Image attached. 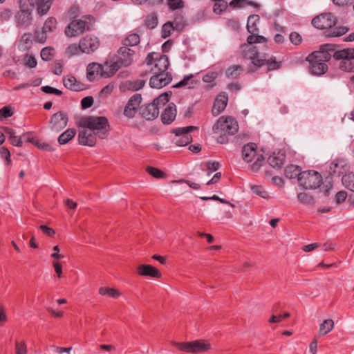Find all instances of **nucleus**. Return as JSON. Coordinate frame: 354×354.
Returning a JSON list of instances; mask_svg holds the SVG:
<instances>
[{
	"label": "nucleus",
	"instance_id": "obj_1",
	"mask_svg": "<svg viewBox=\"0 0 354 354\" xmlns=\"http://www.w3.org/2000/svg\"><path fill=\"white\" fill-rule=\"evenodd\" d=\"M241 51L245 59L252 62V66L248 68L249 72L254 71L257 68L266 64L268 69L271 71L279 67L280 63L268 54L260 53L257 46L250 44H243Z\"/></svg>",
	"mask_w": 354,
	"mask_h": 354
},
{
	"label": "nucleus",
	"instance_id": "obj_2",
	"mask_svg": "<svg viewBox=\"0 0 354 354\" xmlns=\"http://www.w3.org/2000/svg\"><path fill=\"white\" fill-rule=\"evenodd\" d=\"M335 50V46L332 44L322 45L319 50L314 51L310 54L306 60L310 63V72L313 75H321L328 70V66L325 62L330 57V52Z\"/></svg>",
	"mask_w": 354,
	"mask_h": 354
},
{
	"label": "nucleus",
	"instance_id": "obj_3",
	"mask_svg": "<svg viewBox=\"0 0 354 354\" xmlns=\"http://www.w3.org/2000/svg\"><path fill=\"white\" fill-rule=\"evenodd\" d=\"M239 130V125L234 118L230 116H221L213 125L214 133L219 134L217 142L221 144L227 143L228 136L234 135Z\"/></svg>",
	"mask_w": 354,
	"mask_h": 354
},
{
	"label": "nucleus",
	"instance_id": "obj_4",
	"mask_svg": "<svg viewBox=\"0 0 354 354\" xmlns=\"http://www.w3.org/2000/svg\"><path fill=\"white\" fill-rule=\"evenodd\" d=\"M78 124L82 128L91 129L101 139L106 138V133L109 131V122L104 116H86L79 120Z\"/></svg>",
	"mask_w": 354,
	"mask_h": 354
},
{
	"label": "nucleus",
	"instance_id": "obj_5",
	"mask_svg": "<svg viewBox=\"0 0 354 354\" xmlns=\"http://www.w3.org/2000/svg\"><path fill=\"white\" fill-rule=\"evenodd\" d=\"M169 64V59L167 55H160L156 53H149L144 63L145 69L142 72V75H147L149 73H166Z\"/></svg>",
	"mask_w": 354,
	"mask_h": 354
},
{
	"label": "nucleus",
	"instance_id": "obj_6",
	"mask_svg": "<svg viewBox=\"0 0 354 354\" xmlns=\"http://www.w3.org/2000/svg\"><path fill=\"white\" fill-rule=\"evenodd\" d=\"M242 156L244 161L254 162L251 165L253 171H257L262 166L264 158L261 153L257 151V145L254 143H249L243 146L242 149Z\"/></svg>",
	"mask_w": 354,
	"mask_h": 354
},
{
	"label": "nucleus",
	"instance_id": "obj_7",
	"mask_svg": "<svg viewBox=\"0 0 354 354\" xmlns=\"http://www.w3.org/2000/svg\"><path fill=\"white\" fill-rule=\"evenodd\" d=\"M175 346L182 351L198 353H205L212 348L211 344L205 339H197L187 342H173Z\"/></svg>",
	"mask_w": 354,
	"mask_h": 354
},
{
	"label": "nucleus",
	"instance_id": "obj_8",
	"mask_svg": "<svg viewBox=\"0 0 354 354\" xmlns=\"http://www.w3.org/2000/svg\"><path fill=\"white\" fill-rule=\"evenodd\" d=\"M322 182L321 175L315 171H303L299 176L298 183L304 189H316Z\"/></svg>",
	"mask_w": 354,
	"mask_h": 354
},
{
	"label": "nucleus",
	"instance_id": "obj_9",
	"mask_svg": "<svg viewBox=\"0 0 354 354\" xmlns=\"http://www.w3.org/2000/svg\"><path fill=\"white\" fill-rule=\"evenodd\" d=\"M194 126H188L186 127H180L173 130V133L176 135L175 143L176 145L183 147L189 144L192 140V136L189 132L196 129Z\"/></svg>",
	"mask_w": 354,
	"mask_h": 354
},
{
	"label": "nucleus",
	"instance_id": "obj_10",
	"mask_svg": "<svg viewBox=\"0 0 354 354\" xmlns=\"http://www.w3.org/2000/svg\"><path fill=\"white\" fill-rule=\"evenodd\" d=\"M136 50L125 46H122L118 50V60L122 66H130L134 61Z\"/></svg>",
	"mask_w": 354,
	"mask_h": 354
},
{
	"label": "nucleus",
	"instance_id": "obj_11",
	"mask_svg": "<svg viewBox=\"0 0 354 354\" xmlns=\"http://www.w3.org/2000/svg\"><path fill=\"white\" fill-rule=\"evenodd\" d=\"M88 29V25L86 21L83 20L72 21L65 29V34L67 37H77L82 34Z\"/></svg>",
	"mask_w": 354,
	"mask_h": 354
},
{
	"label": "nucleus",
	"instance_id": "obj_12",
	"mask_svg": "<svg viewBox=\"0 0 354 354\" xmlns=\"http://www.w3.org/2000/svg\"><path fill=\"white\" fill-rule=\"evenodd\" d=\"M337 23L336 18L331 13L322 14L312 20L313 25L319 29L331 28Z\"/></svg>",
	"mask_w": 354,
	"mask_h": 354
},
{
	"label": "nucleus",
	"instance_id": "obj_13",
	"mask_svg": "<svg viewBox=\"0 0 354 354\" xmlns=\"http://www.w3.org/2000/svg\"><path fill=\"white\" fill-rule=\"evenodd\" d=\"M68 122L67 115L62 111L53 114L49 122V128L55 132H59L64 129Z\"/></svg>",
	"mask_w": 354,
	"mask_h": 354
},
{
	"label": "nucleus",
	"instance_id": "obj_14",
	"mask_svg": "<svg viewBox=\"0 0 354 354\" xmlns=\"http://www.w3.org/2000/svg\"><path fill=\"white\" fill-rule=\"evenodd\" d=\"M171 80V75L168 72L155 73L150 78L149 85L153 88L159 89L169 84Z\"/></svg>",
	"mask_w": 354,
	"mask_h": 354
},
{
	"label": "nucleus",
	"instance_id": "obj_15",
	"mask_svg": "<svg viewBox=\"0 0 354 354\" xmlns=\"http://www.w3.org/2000/svg\"><path fill=\"white\" fill-rule=\"evenodd\" d=\"M142 102L140 94L133 95L128 101L124 109V115L128 118H133Z\"/></svg>",
	"mask_w": 354,
	"mask_h": 354
},
{
	"label": "nucleus",
	"instance_id": "obj_16",
	"mask_svg": "<svg viewBox=\"0 0 354 354\" xmlns=\"http://www.w3.org/2000/svg\"><path fill=\"white\" fill-rule=\"evenodd\" d=\"M82 53L89 54L96 50L100 46L98 38L93 35H87L80 40Z\"/></svg>",
	"mask_w": 354,
	"mask_h": 354
},
{
	"label": "nucleus",
	"instance_id": "obj_17",
	"mask_svg": "<svg viewBox=\"0 0 354 354\" xmlns=\"http://www.w3.org/2000/svg\"><path fill=\"white\" fill-rule=\"evenodd\" d=\"M97 136V135L91 129L84 128L78 133L79 143L82 145L93 147L96 143Z\"/></svg>",
	"mask_w": 354,
	"mask_h": 354
},
{
	"label": "nucleus",
	"instance_id": "obj_18",
	"mask_svg": "<svg viewBox=\"0 0 354 354\" xmlns=\"http://www.w3.org/2000/svg\"><path fill=\"white\" fill-rule=\"evenodd\" d=\"M121 67H122V64L118 60L115 61H106L104 62L103 65H102V68H103V77H109L113 75Z\"/></svg>",
	"mask_w": 354,
	"mask_h": 354
},
{
	"label": "nucleus",
	"instance_id": "obj_19",
	"mask_svg": "<svg viewBox=\"0 0 354 354\" xmlns=\"http://www.w3.org/2000/svg\"><path fill=\"white\" fill-rule=\"evenodd\" d=\"M86 71V77L90 82H93L100 77H103L102 64L95 62L89 64Z\"/></svg>",
	"mask_w": 354,
	"mask_h": 354
},
{
	"label": "nucleus",
	"instance_id": "obj_20",
	"mask_svg": "<svg viewBox=\"0 0 354 354\" xmlns=\"http://www.w3.org/2000/svg\"><path fill=\"white\" fill-rule=\"evenodd\" d=\"M6 136H7L9 138V140L12 145L17 147L21 146V137L18 138L17 136H15L14 131L8 127H1V144H3V142H4Z\"/></svg>",
	"mask_w": 354,
	"mask_h": 354
},
{
	"label": "nucleus",
	"instance_id": "obj_21",
	"mask_svg": "<svg viewBox=\"0 0 354 354\" xmlns=\"http://www.w3.org/2000/svg\"><path fill=\"white\" fill-rule=\"evenodd\" d=\"M137 270L138 273L142 276H149L158 278L161 277L160 271L151 265L141 264L138 266Z\"/></svg>",
	"mask_w": 354,
	"mask_h": 354
},
{
	"label": "nucleus",
	"instance_id": "obj_22",
	"mask_svg": "<svg viewBox=\"0 0 354 354\" xmlns=\"http://www.w3.org/2000/svg\"><path fill=\"white\" fill-rule=\"evenodd\" d=\"M142 115L147 120H153L159 115V107L156 105V103L149 104L142 109Z\"/></svg>",
	"mask_w": 354,
	"mask_h": 354
},
{
	"label": "nucleus",
	"instance_id": "obj_23",
	"mask_svg": "<svg viewBox=\"0 0 354 354\" xmlns=\"http://www.w3.org/2000/svg\"><path fill=\"white\" fill-rule=\"evenodd\" d=\"M227 96L225 95H220L215 100L212 107V114L214 116L220 114L226 107L227 103Z\"/></svg>",
	"mask_w": 354,
	"mask_h": 354
},
{
	"label": "nucleus",
	"instance_id": "obj_24",
	"mask_svg": "<svg viewBox=\"0 0 354 354\" xmlns=\"http://www.w3.org/2000/svg\"><path fill=\"white\" fill-rule=\"evenodd\" d=\"M344 186L350 191L349 201L354 204V174H348L342 177Z\"/></svg>",
	"mask_w": 354,
	"mask_h": 354
},
{
	"label": "nucleus",
	"instance_id": "obj_25",
	"mask_svg": "<svg viewBox=\"0 0 354 354\" xmlns=\"http://www.w3.org/2000/svg\"><path fill=\"white\" fill-rule=\"evenodd\" d=\"M176 116V109L174 104H169L162 113L161 118L164 124H170Z\"/></svg>",
	"mask_w": 354,
	"mask_h": 354
},
{
	"label": "nucleus",
	"instance_id": "obj_26",
	"mask_svg": "<svg viewBox=\"0 0 354 354\" xmlns=\"http://www.w3.org/2000/svg\"><path fill=\"white\" fill-rule=\"evenodd\" d=\"M285 160V155L281 152H274L268 159L269 165L274 168H279Z\"/></svg>",
	"mask_w": 354,
	"mask_h": 354
},
{
	"label": "nucleus",
	"instance_id": "obj_27",
	"mask_svg": "<svg viewBox=\"0 0 354 354\" xmlns=\"http://www.w3.org/2000/svg\"><path fill=\"white\" fill-rule=\"evenodd\" d=\"M333 57L337 60H340V62L354 58V48H344L337 50L335 52Z\"/></svg>",
	"mask_w": 354,
	"mask_h": 354
},
{
	"label": "nucleus",
	"instance_id": "obj_28",
	"mask_svg": "<svg viewBox=\"0 0 354 354\" xmlns=\"http://www.w3.org/2000/svg\"><path fill=\"white\" fill-rule=\"evenodd\" d=\"M56 26H57V20L53 17H48L46 20V21L44 24V26L42 28L43 33H42L41 38H39V39L41 41L45 40L46 36L44 35L54 31L56 28Z\"/></svg>",
	"mask_w": 354,
	"mask_h": 354
},
{
	"label": "nucleus",
	"instance_id": "obj_29",
	"mask_svg": "<svg viewBox=\"0 0 354 354\" xmlns=\"http://www.w3.org/2000/svg\"><path fill=\"white\" fill-rule=\"evenodd\" d=\"M260 18L259 15H250L248 19L247 29L248 31L252 34L257 35L259 32L257 24L259 23Z\"/></svg>",
	"mask_w": 354,
	"mask_h": 354
},
{
	"label": "nucleus",
	"instance_id": "obj_30",
	"mask_svg": "<svg viewBox=\"0 0 354 354\" xmlns=\"http://www.w3.org/2000/svg\"><path fill=\"white\" fill-rule=\"evenodd\" d=\"M140 37L138 34H130L122 41V46L135 48L138 50V45L140 43Z\"/></svg>",
	"mask_w": 354,
	"mask_h": 354
},
{
	"label": "nucleus",
	"instance_id": "obj_31",
	"mask_svg": "<svg viewBox=\"0 0 354 354\" xmlns=\"http://www.w3.org/2000/svg\"><path fill=\"white\" fill-rule=\"evenodd\" d=\"M63 82L65 87L71 91H78L82 90L81 84L77 82V80L73 76L68 75L65 77Z\"/></svg>",
	"mask_w": 354,
	"mask_h": 354
},
{
	"label": "nucleus",
	"instance_id": "obj_32",
	"mask_svg": "<svg viewBox=\"0 0 354 354\" xmlns=\"http://www.w3.org/2000/svg\"><path fill=\"white\" fill-rule=\"evenodd\" d=\"M53 0H36L37 12L40 15L47 14L50 10Z\"/></svg>",
	"mask_w": 354,
	"mask_h": 354
},
{
	"label": "nucleus",
	"instance_id": "obj_33",
	"mask_svg": "<svg viewBox=\"0 0 354 354\" xmlns=\"http://www.w3.org/2000/svg\"><path fill=\"white\" fill-rule=\"evenodd\" d=\"M334 328V322L331 319H327L323 321L319 325V335L324 336L330 332Z\"/></svg>",
	"mask_w": 354,
	"mask_h": 354
},
{
	"label": "nucleus",
	"instance_id": "obj_34",
	"mask_svg": "<svg viewBox=\"0 0 354 354\" xmlns=\"http://www.w3.org/2000/svg\"><path fill=\"white\" fill-rule=\"evenodd\" d=\"M301 173L299 167L293 165L286 167L284 171L286 177L290 179L297 178L298 180Z\"/></svg>",
	"mask_w": 354,
	"mask_h": 354
},
{
	"label": "nucleus",
	"instance_id": "obj_35",
	"mask_svg": "<svg viewBox=\"0 0 354 354\" xmlns=\"http://www.w3.org/2000/svg\"><path fill=\"white\" fill-rule=\"evenodd\" d=\"M76 133V131L74 129H68L64 133H62L58 138V142L60 145L66 144L72 138H74Z\"/></svg>",
	"mask_w": 354,
	"mask_h": 354
},
{
	"label": "nucleus",
	"instance_id": "obj_36",
	"mask_svg": "<svg viewBox=\"0 0 354 354\" xmlns=\"http://www.w3.org/2000/svg\"><path fill=\"white\" fill-rule=\"evenodd\" d=\"M66 54L68 57L79 55L82 53V44L80 41V44L77 45L76 44H72L69 45L66 49Z\"/></svg>",
	"mask_w": 354,
	"mask_h": 354
},
{
	"label": "nucleus",
	"instance_id": "obj_37",
	"mask_svg": "<svg viewBox=\"0 0 354 354\" xmlns=\"http://www.w3.org/2000/svg\"><path fill=\"white\" fill-rule=\"evenodd\" d=\"M32 37L30 33H24L19 41V48L23 50L28 49L32 43Z\"/></svg>",
	"mask_w": 354,
	"mask_h": 354
},
{
	"label": "nucleus",
	"instance_id": "obj_38",
	"mask_svg": "<svg viewBox=\"0 0 354 354\" xmlns=\"http://www.w3.org/2000/svg\"><path fill=\"white\" fill-rule=\"evenodd\" d=\"M32 12H19L17 16V21L19 24L24 26H28L32 20Z\"/></svg>",
	"mask_w": 354,
	"mask_h": 354
},
{
	"label": "nucleus",
	"instance_id": "obj_39",
	"mask_svg": "<svg viewBox=\"0 0 354 354\" xmlns=\"http://www.w3.org/2000/svg\"><path fill=\"white\" fill-rule=\"evenodd\" d=\"M99 293L102 295H108L112 298H118L120 296V293L117 290L106 287H101L99 289Z\"/></svg>",
	"mask_w": 354,
	"mask_h": 354
},
{
	"label": "nucleus",
	"instance_id": "obj_40",
	"mask_svg": "<svg viewBox=\"0 0 354 354\" xmlns=\"http://www.w3.org/2000/svg\"><path fill=\"white\" fill-rule=\"evenodd\" d=\"M339 66L344 71H354V57L346 61H341Z\"/></svg>",
	"mask_w": 354,
	"mask_h": 354
},
{
	"label": "nucleus",
	"instance_id": "obj_41",
	"mask_svg": "<svg viewBox=\"0 0 354 354\" xmlns=\"http://www.w3.org/2000/svg\"><path fill=\"white\" fill-rule=\"evenodd\" d=\"M215 1L214 5V12L216 14H221L224 11L227 6L228 0H214Z\"/></svg>",
	"mask_w": 354,
	"mask_h": 354
},
{
	"label": "nucleus",
	"instance_id": "obj_42",
	"mask_svg": "<svg viewBox=\"0 0 354 354\" xmlns=\"http://www.w3.org/2000/svg\"><path fill=\"white\" fill-rule=\"evenodd\" d=\"M15 112L14 106L9 104L1 107V119L8 118L13 115Z\"/></svg>",
	"mask_w": 354,
	"mask_h": 354
},
{
	"label": "nucleus",
	"instance_id": "obj_43",
	"mask_svg": "<svg viewBox=\"0 0 354 354\" xmlns=\"http://www.w3.org/2000/svg\"><path fill=\"white\" fill-rule=\"evenodd\" d=\"M347 31L348 28L346 27L339 26L330 30L327 35L329 37H339L345 34Z\"/></svg>",
	"mask_w": 354,
	"mask_h": 354
},
{
	"label": "nucleus",
	"instance_id": "obj_44",
	"mask_svg": "<svg viewBox=\"0 0 354 354\" xmlns=\"http://www.w3.org/2000/svg\"><path fill=\"white\" fill-rule=\"evenodd\" d=\"M250 189L254 194L263 198H267L268 197V192L261 186L252 185L250 186Z\"/></svg>",
	"mask_w": 354,
	"mask_h": 354
},
{
	"label": "nucleus",
	"instance_id": "obj_45",
	"mask_svg": "<svg viewBox=\"0 0 354 354\" xmlns=\"http://www.w3.org/2000/svg\"><path fill=\"white\" fill-rule=\"evenodd\" d=\"M54 55V49L52 48H44L41 51V57L43 60H50Z\"/></svg>",
	"mask_w": 354,
	"mask_h": 354
},
{
	"label": "nucleus",
	"instance_id": "obj_46",
	"mask_svg": "<svg viewBox=\"0 0 354 354\" xmlns=\"http://www.w3.org/2000/svg\"><path fill=\"white\" fill-rule=\"evenodd\" d=\"M169 102V94L167 93L160 95L157 98L153 100V103L159 107V109L164 106L167 102Z\"/></svg>",
	"mask_w": 354,
	"mask_h": 354
},
{
	"label": "nucleus",
	"instance_id": "obj_47",
	"mask_svg": "<svg viewBox=\"0 0 354 354\" xmlns=\"http://www.w3.org/2000/svg\"><path fill=\"white\" fill-rule=\"evenodd\" d=\"M241 71V67L239 65H234V66L230 67L227 70L226 75L227 77L235 78L238 75H239Z\"/></svg>",
	"mask_w": 354,
	"mask_h": 354
},
{
	"label": "nucleus",
	"instance_id": "obj_48",
	"mask_svg": "<svg viewBox=\"0 0 354 354\" xmlns=\"http://www.w3.org/2000/svg\"><path fill=\"white\" fill-rule=\"evenodd\" d=\"M174 30V25L173 23L169 21L165 24L162 26V37L164 38L169 37Z\"/></svg>",
	"mask_w": 354,
	"mask_h": 354
},
{
	"label": "nucleus",
	"instance_id": "obj_49",
	"mask_svg": "<svg viewBox=\"0 0 354 354\" xmlns=\"http://www.w3.org/2000/svg\"><path fill=\"white\" fill-rule=\"evenodd\" d=\"M265 41H266V38L263 37V36L258 35V34H257V35L252 34L247 39V41H248L247 44L252 45L253 44L261 43V42H264Z\"/></svg>",
	"mask_w": 354,
	"mask_h": 354
},
{
	"label": "nucleus",
	"instance_id": "obj_50",
	"mask_svg": "<svg viewBox=\"0 0 354 354\" xmlns=\"http://www.w3.org/2000/svg\"><path fill=\"white\" fill-rule=\"evenodd\" d=\"M15 353L16 354H27V347L24 342H16Z\"/></svg>",
	"mask_w": 354,
	"mask_h": 354
},
{
	"label": "nucleus",
	"instance_id": "obj_51",
	"mask_svg": "<svg viewBox=\"0 0 354 354\" xmlns=\"http://www.w3.org/2000/svg\"><path fill=\"white\" fill-rule=\"evenodd\" d=\"M35 146H36L39 149L46 151H54L53 147L47 142H41L37 139L35 142Z\"/></svg>",
	"mask_w": 354,
	"mask_h": 354
},
{
	"label": "nucleus",
	"instance_id": "obj_52",
	"mask_svg": "<svg viewBox=\"0 0 354 354\" xmlns=\"http://www.w3.org/2000/svg\"><path fill=\"white\" fill-rule=\"evenodd\" d=\"M297 198L301 203L304 204H310L313 201V198L305 192L299 193Z\"/></svg>",
	"mask_w": 354,
	"mask_h": 354
},
{
	"label": "nucleus",
	"instance_id": "obj_53",
	"mask_svg": "<svg viewBox=\"0 0 354 354\" xmlns=\"http://www.w3.org/2000/svg\"><path fill=\"white\" fill-rule=\"evenodd\" d=\"M147 171L150 175L157 178H161L165 176V174L162 171L155 167H148Z\"/></svg>",
	"mask_w": 354,
	"mask_h": 354
},
{
	"label": "nucleus",
	"instance_id": "obj_54",
	"mask_svg": "<svg viewBox=\"0 0 354 354\" xmlns=\"http://www.w3.org/2000/svg\"><path fill=\"white\" fill-rule=\"evenodd\" d=\"M115 88V85L113 83H110L105 86L100 91V95L101 97H106L109 95Z\"/></svg>",
	"mask_w": 354,
	"mask_h": 354
},
{
	"label": "nucleus",
	"instance_id": "obj_55",
	"mask_svg": "<svg viewBox=\"0 0 354 354\" xmlns=\"http://www.w3.org/2000/svg\"><path fill=\"white\" fill-rule=\"evenodd\" d=\"M24 62L26 66L30 68H35L37 66L36 59L31 55H26L24 57Z\"/></svg>",
	"mask_w": 354,
	"mask_h": 354
},
{
	"label": "nucleus",
	"instance_id": "obj_56",
	"mask_svg": "<svg viewBox=\"0 0 354 354\" xmlns=\"http://www.w3.org/2000/svg\"><path fill=\"white\" fill-rule=\"evenodd\" d=\"M289 39L291 43L294 45H299L302 41L301 36L296 32H292L289 35Z\"/></svg>",
	"mask_w": 354,
	"mask_h": 354
},
{
	"label": "nucleus",
	"instance_id": "obj_57",
	"mask_svg": "<svg viewBox=\"0 0 354 354\" xmlns=\"http://www.w3.org/2000/svg\"><path fill=\"white\" fill-rule=\"evenodd\" d=\"M145 84V82L142 80H137L129 83V88L133 91H138L142 88Z\"/></svg>",
	"mask_w": 354,
	"mask_h": 354
},
{
	"label": "nucleus",
	"instance_id": "obj_58",
	"mask_svg": "<svg viewBox=\"0 0 354 354\" xmlns=\"http://www.w3.org/2000/svg\"><path fill=\"white\" fill-rule=\"evenodd\" d=\"M158 23V19L154 14L149 15L146 19V24L149 28H153Z\"/></svg>",
	"mask_w": 354,
	"mask_h": 354
},
{
	"label": "nucleus",
	"instance_id": "obj_59",
	"mask_svg": "<svg viewBox=\"0 0 354 354\" xmlns=\"http://www.w3.org/2000/svg\"><path fill=\"white\" fill-rule=\"evenodd\" d=\"M94 100L91 96H87L84 97L81 101L82 108L84 109L91 107L93 104Z\"/></svg>",
	"mask_w": 354,
	"mask_h": 354
},
{
	"label": "nucleus",
	"instance_id": "obj_60",
	"mask_svg": "<svg viewBox=\"0 0 354 354\" xmlns=\"http://www.w3.org/2000/svg\"><path fill=\"white\" fill-rule=\"evenodd\" d=\"M41 91L46 93L55 94L57 95H60L62 93V92L60 90L51 87L50 86H42Z\"/></svg>",
	"mask_w": 354,
	"mask_h": 354
},
{
	"label": "nucleus",
	"instance_id": "obj_61",
	"mask_svg": "<svg viewBox=\"0 0 354 354\" xmlns=\"http://www.w3.org/2000/svg\"><path fill=\"white\" fill-rule=\"evenodd\" d=\"M290 316L289 313H285L283 315H280L279 316L277 315H272L270 319L269 323H278L280 322L283 319L288 318Z\"/></svg>",
	"mask_w": 354,
	"mask_h": 354
},
{
	"label": "nucleus",
	"instance_id": "obj_62",
	"mask_svg": "<svg viewBox=\"0 0 354 354\" xmlns=\"http://www.w3.org/2000/svg\"><path fill=\"white\" fill-rule=\"evenodd\" d=\"M349 197V194H348L344 191H339L335 195V201L337 203H341L344 202L347 197Z\"/></svg>",
	"mask_w": 354,
	"mask_h": 354
},
{
	"label": "nucleus",
	"instance_id": "obj_63",
	"mask_svg": "<svg viewBox=\"0 0 354 354\" xmlns=\"http://www.w3.org/2000/svg\"><path fill=\"white\" fill-rule=\"evenodd\" d=\"M206 167L209 171L212 172V171H217L220 168L221 164L218 162H216V161H214V162L209 161L206 163Z\"/></svg>",
	"mask_w": 354,
	"mask_h": 354
},
{
	"label": "nucleus",
	"instance_id": "obj_64",
	"mask_svg": "<svg viewBox=\"0 0 354 354\" xmlns=\"http://www.w3.org/2000/svg\"><path fill=\"white\" fill-rule=\"evenodd\" d=\"M1 157H3L6 160V164L9 165L10 164V153L8 149L6 147H1Z\"/></svg>",
	"mask_w": 354,
	"mask_h": 354
}]
</instances>
